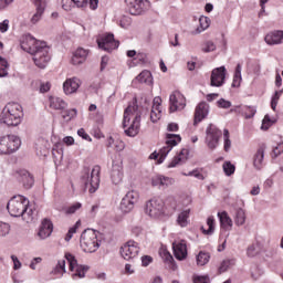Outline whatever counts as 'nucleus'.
<instances>
[{"label":"nucleus","instance_id":"1","mask_svg":"<svg viewBox=\"0 0 283 283\" xmlns=\"http://www.w3.org/2000/svg\"><path fill=\"white\" fill-rule=\"evenodd\" d=\"M21 49L32 54L33 61L41 70L50 63V49L45 42H41L30 34H24L20 40Z\"/></svg>","mask_w":283,"mask_h":283},{"label":"nucleus","instance_id":"2","mask_svg":"<svg viewBox=\"0 0 283 283\" xmlns=\"http://www.w3.org/2000/svg\"><path fill=\"white\" fill-rule=\"evenodd\" d=\"M30 207V200L28 198L18 195L11 198L7 205V209L13 218H22L24 222H32L34 220V211Z\"/></svg>","mask_w":283,"mask_h":283},{"label":"nucleus","instance_id":"3","mask_svg":"<svg viewBox=\"0 0 283 283\" xmlns=\"http://www.w3.org/2000/svg\"><path fill=\"white\" fill-rule=\"evenodd\" d=\"M123 127L126 136H138L140 132V113L138 112V105L135 103L128 105L124 111ZM128 127V128H127Z\"/></svg>","mask_w":283,"mask_h":283},{"label":"nucleus","instance_id":"4","mask_svg":"<svg viewBox=\"0 0 283 283\" xmlns=\"http://www.w3.org/2000/svg\"><path fill=\"white\" fill-rule=\"evenodd\" d=\"M81 182L85 191L96 193L101 187V166H94L92 169L84 168L81 176Z\"/></svg>","mask_w":283,"mask_h":283},{"label":"nucleus","instance_id":"5","mask_svg":"<svg viewBox=\"0 0 283 283\" xmlns=\"http://www.w3.org/2000/svg\"><path fill=\"white\" fill-rule=\"evenodd\" d=\"M21 118H23V107L19 103H9L2 111L0 123L17 127L21 124Z\"/></svg>","mask_w":283,"mask_h":283},{"label":"nucleus","instance_id":"6","mask_svg":"<svg viewBox=\"0 0 283 283\" xmlns=\"http://www.w3.org/2000/svg\"><path fill=\"white\" fill-rule=\"evenodd\" d=\"M80 247L84 253H96L101 248L96 231L93 229L84 230L80 238Z\"/></svg>","mask_w":283,"mask_h":283},{"label":"nucleus","instance_id":"7","mask_svg":"<svg viewBox=\"0 0 283 283\" xmlns=\"http://www.w3.org/2000/svg\"><path fill=\"white\" fill-rule=\"evenodd\" d=\"M21 147V138L15 135L0 137V154H14Z\"/></svg>","mask_w":283,"mask_h":283},{"label":"nucleus","instance_id":"8","mask_svg":"<svg viewBox=\"0 0 283 283\" xmlns=\"http://www.w3.org/2000/svg\"><path fill=\"white\" fill-rule=\"evenodd\" d=\"M221 138H222V130H220L216 125L210 124L206 129V139H205V143L208 149H210V151L218 149V145H220Z\"/></svg>","mask_w":283,"mask_h":283},{"label":"nucleus","instance_id":"9","mask_svg":"<svg viewBox=\"0 0 283 283\" xmlns=\"http://www.w3.org/2000/svg\"><path fill=\"white\" fill-rule=\"evenodd\" d=\"M111 180L113 185H120L123 182V178L125 176L123 171V156L115 155L112 158V166H111Z\"/></svg>","mask_w":283,"mask_h":283},{"label":"nucleus","instance_id":"10","mask_svg":"<svg viewBox=\"0 0 283 283\" xmlns=\"http://www.w3.org/2000/svg\"><path fill=\"white\" fill-rule=\"evenodd\" d=\"M65 260H67L70 264V271L74 272L72 274L73 280H76V277H85V273L90 271V266L78 264V261L72 253H66Z\"/></svg>","mask_w":283,"mask_h":283},{"label":"nucleus","instance_id":"11","mask_svg":"<svg viewBox=\"0 0 283 283\" xmlns=\"http://www.w3.org/2000/svg\"><path fill=\"white\" fill-rule=\"evenodd\" d=\"M146 213L150 218H160L165 213V202L160 198L150 199L146 203Z\"/></svg>","mask_w":283,"mask_h":283},{"label":"nucleus","instance_id":"12","mask_svg":"<svg viewBox=\"0 0 283 283\" xmlns=\"http://www.w3.org/2000/svg\"><path fill=\"white\" fill-rule=\"evenodd\" d=\"M139 195L137 191H128L125 197L122 199L119 209L123 213H129L134 210V205L138 202Z\"/></svg>","mask_w":283,"mask_h":283},{"label":"nucleus","instance_id":"13","mask_svg":"<svg viewBox=\"0 0 283 283\" xmlns=\"http://www.w3.org/2000/svg\"><path fill=\"white\" fill-rule=\"evenodd\" d=\"M140 253V245L136 241H128L120 248V255L124 260H134Z\"/></svg>","mask_w":283,"mask_h":283},{"label":"nucleus","instance_id":"14","mask_svg":"<svg viewBox=\"0 0 283 283\" xmlns=\"http://www.w3.org/2000/svg\"><path fill=\"white\" fill-rule=\"evenodd\" d=\"M169 103L170 113L180 112L181 109H185L187 105V99L185 98V95L180 92H174L172 94H170Z\"/></svg>","mask_w":283,"mask_h":283},{"label":"nucleus","instance_id":"15","mask_svg":"<svg viewBox=\"0 0 283 283\" xmlns=\"http://www.w3.org/2000/svg\"><path fill=\"white\" fill-rule=\"evenodd\" d=\"M97 44L101 50H104V52H112L120 45V43L114 39V34L112 33L97 39Z\"/></svg>","mask_w":283,"mask_h":283},{"label":"nucleus","instance_id":"16","mask_svg":"<svg viewBox=\"0 0 283 283\" xmlns=\"http://www.w3.org/2000/svg\"><path fill=\"white\" fill-rule=\"evenodd\" d=\"M227 78V69L224 66L212 70L210 76L211 87H222L224 80Z\"/></svg>","mask_w":283,"mask_h":283},{"label":"nucleus","instance_id":"17","mask_svg":"<svg viewBox=\"0 0 283 283\" xmlns=\"http://www.w3.org/2000/svg\"><path fill=\"white\" fill-rule=\"evenodd\" d=\"M82 84L83 82L81 81V78L76 76L69 77L63 83V92L64 94H66V96H70L71 94H76V92H78V87H81Z\"/></svg>","mask_w":283,"mask_h":283},{"label":"nucleus","instance_id":"18","mask_svg":"<svg viewBox=\"0 0 283 283\" xmlns=\"http://www.w3.org/2000/svg\"><path fill=\"white\" fill-rule=\"evenodd\" d=\"M129 14L138 17L145 12V0H125Z\"/></svg>","mask_w":283,"mask_h":283},{"label":"nucleus","instance_id":"19","mask_svg":"<svg viewBox=\"0 0 283 283\" xmlns=\"http://www.w3.org/2000/svg\"><path fill=\"white\" fill-rule=\"evenodd\" d=\"M174 255L176 260H187V241L177 240L172 243Z\"/></svg>","mask_w":283,"mask_h":283},{"label":"nucleus","instance_id":"20","mask_svg":"<svg viewBox=\"0 0 283 283\" xmlns=\"http://www.w3.org/2000/svg\"><path fill=\"white\" fill-rule=\"evenodd\" d=\"M209 116V105L207 102H201L197 105L195 109V122L193 125H198V123H202L205 118Z\"/></svg>","mask_w":283,"mask_h":283},{"label":"nucleus","instance_id":"21","mask_svg":"<svg viewBox=\"0 0 283 283\" xmlns=\"http://www.w3.org/2000/svg\"><path fill=\"white\" fill-rule=\"evenodd\" d=\"M15 178H18L19 182H21L24 189H32V185H34V178L28 170H19L15 174Z\"/></svg>","mask_w":283,"mask_h":283},{"label":"nucleus","instance_id":"22","mask_svg":"<svg viewBox=\"0 0 283 283\" xmlns=\"http://www.w3.org/2000/svg\"><path fill=\"white\" fill-rule=\"evenodd\" d=\"M52 231H54V226L52 224V221H50L49 219H44L41 223L38 235L40 240H46V238H50L52 235Z\"/></svg>","mask_w":283,"mask_h":283},{"label":"nucleus","instance_id":"23","mask_svg":"<svg viewBox=\"0 0 283 283\" xmlns=\"http://www.w3.org/2000/svg\"><path fill=\"white\" fill-rule=\"evenodd\" d=\"M264 41L268 45H282L283 43V31L276 30L265 35Z\"/></svg>","mask_w":283,"mask_h":283},{"label":"nucleus","instance_id":"24","mask_svg":"<svg viewBox=\"0 0 283 283\" xmlns=\"http://www.w3.org/2000/svg\"><path fill=\"white\" fill-rule=\"evenodd\" d=\"M220 227L223 231H231L233 229V219L229 216L228 211L218 212Z\"/></svg>","mask_w":283,"mask_h":283},{"label":"nucleus","instance_id":"25","mask_svg":"<svg viewBox=\"0 0 283 283\" xmlns=\"http://www.w3.org/2000/svg\"><path fill=\"white\" fill-rule=\"evenodd\" d=\"M87 50L83 49V48H78L72 56V64L73 65H82V63H85V61L87 60Z\"/></svg>","mask_w":283,"mask_h":283},{"label":"nucleus","instance_id":"26","mask_svg":"<svg viewBox=\"0 0 283 283\" xmlns=\"http://www.w3.org/2000/svg\"><path fill=\"white\" fill-rule=\"evenodd\" d=\"M253 167L256 171H260L264 167V147H260L253 157Z\"/></svg>","mask_w":283,"mask_h":283},{"label":"nucleus","instance_id":"27","mask_svg":"<svg viewBox=\"0 0 283 283\" xmlns=\"http://www.w3.org/2000/svg\"><path fill=\"white\" fill-rule=\"evenodd\" d=\"M187 158H189V150L184 148L180 150L179 155L170 161L168 167L169 168L178 167V165H182V163H185Z\"/></svg>","mask_w":283,"mask_h":283},{"label":"nucleus","instance_id":"28","mask_svg":"<svg viewBox=\"0 0 283 283\" xmlns=\"http://www.w3.org/2000/svg\"><path fill=\"white\" fill-rule=\"evenodd\" d=\"M49 101L51 109L63 112V109L67 108V104L61 97L51 96Z\"/></svg>","mask_w":283,"mask_h":283},{"label":"nucleus","instance_id":"29","mask_svg":"<svg viewBox=\"0 0 283 283\" xmlns=\"http://www.w3.org/2000/svg\"><path fill=\"white\" fill-rule=\"evenodd\" d=\"M233 220L237 227H244L247 222V211H244L242 208H238L235 210Z\"/></svg>","mask_w":283,"mask_h":283},{"label":"nucleus","instance_id":"30","mask_svg":"<svg viewBox=\"0 0 283 283\" xmlns=\"http://www.w3.org/2000/svg\"><path fill=\"white\" fill-rule=\"evenodd\" d=\"M160 255L164 262L168 264V269H171L172 271H176V269H178V265H176V262L174 261V256L171 255V253H169V251L163 250Z\"/></svg>","mask_w":283,"mask_h":283},{"label":"nucleus","instance_id":"31","mask_svg":"<svg viewBox=\"0 0 283 283\" xmlns=\"http://www.w3.org/2000/svg\"><path fill=\"white\" fill-rule=\"evenodd\" d=\"M189 213H191V208L184 209L177 218V223L179 227H187L189 224Z\"/></svg>","mask_w":283,"mask_h":283},{"label":"nucleus","instance_id":"32","mask_svg":"<svg viewBox=\"0 0 283 283\" xmlns=\"http://www.w3.org/2000/svg\"><path fill=\"white\" fill-rule=\"evenodd\" d=\"M51 273L53 275H61V277H63V275L67 273V270L65 269V259H60Z\"/></svg>","mask_w":283,"mask_h":283},{"label":"nucleus","instance_id":"33","mask_svg":"<svg viewBox=\"0 0 283 283\" xmlns=\"http://www.w3.org/2000/svg\"><path fill=\"white\" fill-rule=\"evenodd\" d=\"M207 226H208V229H205V227H201L202 233H205V235H213V231H216V219L213 218V216L208 217Z\"/></svg>","mask_w":283,"mask_h":283},{"label":"nucleus","instance_id":"34","mask_svg":"<svg viewBox=\"0 0 283 283\" xmlns=\"http://www.w3.org/2000/svg\"><path fill=\"white\" fill-rule=\"evenodd\" d=\"M136 80L139 83H146L147 85H151V83H154V77H151V72L145 70L143 71L137 77Z\"/></svg>","mask_w":283,"mask_h":283},{"label":"nucleus","instance_id":"35","mask_svg":"<svg viewBox=\"0 0 283 283\" xmlns=\"http://www.w3.org/2000/svg\"><path fill=\"white\" fill-rule=\"evenodd\" d=\"M196 260L198 266H205V264H209V260H211V254H209L208 252L200 251L197 254Z\"/></svg>","mask_w":283,"mask_h":283},{"label":"nucleus","instance_id":"36","mask_svg":"<svg viewBox=\"0 0 283 283\" xmlns=\"http://www.w3.org/2000/svg\"><path fill=\"white\" fill-rule=\"evenodd\" d=\"M181 140L182 138L180 137V135L168 134L166 145L170 147V149H174V147H176V145H178V143H180Z\"/></svg>","mask_w":283,"mask_h":283},{"label":"nucleus","instance_id":"37","mask_svg":"<svg viewBox=\"0 0 283 283\" xmlns=\"http://www.w3.org/2000/svg\"><path fill=\"white\" fill-rule=\"evenodd\" d=\"M82 207L83 203L75 202L72 203L71 206L63 208V212L65 213V216H74V213H76V211H78Z\"/></svg>","mask_w":283,"mask_h":283},{"label":"nucleus","instance_id":"38","mask_svg":"<svg viewBox=\"0 0 283 283\" xmlns=\"http://www.w3.org/2000/svg\"><path fill=\"white\" fill-rule=\"evenodd\" d=\"M276 122H277V119L275 117H271L270 115H265L263 120H262L261 129L263 132H266V129H269Z\"/></svg>","mask_w":283,"mask_h":283},{"label":"nucleus","instance_id":"39","mask_svg":"<svg viewBox=\"0 0 283 283\" xmlns=\"http://www.w3.org/2000/svg\"><path fill=\"white\" fill-rule=\"evenodd\" d=\"M242 82V65L238 64L235 67L232 87H238Z\"/></svg>","mask_w":283,"mask_h":283},{"label":"nucleus","instance_id":"40","mask_svg":"<svg viewBox=\"0 0 283 283\" xmlns=\"http://www.w3.org/2000/svg\"><path fill=\"white\" fill-rule=\"evenodd\" d=\"M222 169L226 176H233V174H235V165L231 164V161H224Z\"/></svg>","mask_w":283,"mask_h":283},{"label":"nucleus","instance_id":"41","mask_svg":"<svg viewBox=\"0 0 283 283\" xmlns=\"http://www.w3.org/2000/svg\"><path fill=\"white\" fill-rule=\"evenodd\" d=\"M77 114L78 112L76 111V108L66 109L62 113V118L66 122H70L72 120V118H76Z\"/></svg>","mask_w":283,"mask_h":283},{"label":"nucleus","instance_id":"42","mask_svg":"<svg viewBox=\"0 0 283 283\" xmlns=\"http://www.w3.org/2000/svg\"><path fill=\"white\" fill-rule=\"evenodd\" d=\"M33 4L35 6V11L38 12H45L48 8V0H32Z\"/></svg>","mask_w":283,"mask_h":283},{"label":"nucleus","instance_id":"43","mask_svg":"<svg viewBox=\"0 0 283 283\" xmlns=\"http://www.w3.org/2000/svg\"><path fill=\"white\" fill-rule=\"evenodd\" d=\"M169 151H171V146H168L167 144L163 148H160L159 159H158L159 165L161 163H165V159L167 158V155L169 154Z\"/></svg>","mask_w":283,"mask_h":283},{"label":"nucleus","instance_id":"44","mask_svg":"<svg viewBox=\"0 0 283 283\" xmlns=\"http://www.w3.org/2000/svg\"><path fill=\"white\" fill-rule=\"evenodd\" d=\"M260 253V249L256 243H252L247 249V255L248 258H255Z\"/></svg>","mask_w":283,"mask_h":283},{"label":"nucleus","instance_id":"45","mask_svg":"<svg viewBox=\"0 0 283 283\" xmlns=\"http://www.w3.org/2000/svg\"><path fill=\"white\" fill-rule=\"evenodd\" d=\"M223 149L224 151H231V138L229 136V129L223 130Z\"/></svg>","mask_w":283,"mask_h":283},{"label":"nucleus","instance_id":"46","mask_svg":"<svg viewBox=\"0 0 283 283\" xmlns=\"http://www.w3.org/2000/svg\"><path fill=\"white\" fill-rule=\"evenodd\" d=\"M8 76V60L0 57V78Z\"/></svg>","mask_w":283,"mask_h":283},{"label":"nucleus","instance_id":"47","mask_svg":"<svg viewBox=\"0 0 283 283\" xmlns=\"http://www.w3.org/2000/svg\"><path fill=\"white\" fill-rule=\"evenodd\" d=\"M216 43H213V41L209 40V41H206L203 44H202V52L205 53H209V52H216Z\"/></svg>","mask_w":283,"mask_h":283},{"label":"nucleus","instance_id":"48","mask_svg":"<svg viewBox=\"0 0 283 283\" xmlns=\"http://www.w3.org/2000/svg\"><path fill=\"white\" fill-rule=\"evenodd\" d=\"M283 91H276L274 93V95L272 96L271 99V107L273 109V112H275V109H277V103L280 101V96H282Z\"/></svg>","mask_w":283,"mask_h":283},{"label":"nucleus","instance_id":"49","mask_svg":"<svg viewBox=\"0 0 283 283\" xmlns=\"http://www.w3.org/2000/svg\"><path fill=\"white\" fill-rule=\"evenodd\" d=\"M10 223L0 221V237L6 238V235H10Z\"/></svg>","mask_w":283,"mask_h":283},{"label":"nucleus","instance_id":"50","mask_svg":"<svg viewBox=\"0 0 283 283\" xmlns=\"http://www.w3.org/2000/svg\"><path fill=\"white\" fill-rule=\"evenodd\" d=\"M232 264H233L232 260H223L219 266V273H224L229 271Z\"/></svg>","mask_w":283,"mask_h":283},{"label":"nucleus","instance_id":"51","mask_svg":"<svg viewBox=\"0 0 283 283\" xmlns=\"http://www.w3.org/2000/svg\"><path fill=\"white\" fill-rule=\"evenodd\" d=\"M120 28H124V30H127L132 25V19L129 17H122L119 20Z\"/></svg>","mask_w":283,"mask_h":283},{"label":"nucleus","instance_id":"52","mask_svg":"<svg viewBox=\"0 0 283 283\" xmlns=\"http://www.w3.org/2000/svg\"><path fill=\"white\" fill-rule=\"evenodd\" d=\"M255 108L251 107V106H245L243 108V114L245 116V118H253L255 116Z\"/></svg>","mask_w":283,"mask_h":283},{"label":"nucleus","instance_id":"53","mask_svg":"<svg viewBox=\"0 0 283 283\" xmlns=\"http://www.w3.org/2000/svg\"><path fill=\"white\" fill-rule=\"evenodd\" d=\"M281 154H283V142H281L276 145V147L273 148L272 158H277V156H280Z\"/></svg>","mask_w":283,"mask_h":283},{"label":"nucleus","instance_id":"54","mask_svg":"<svg viewBox=\"0 0 283 283\" xmlns=\"http://www.w3.org/2000/svg\"><path fill=\"white\" fill-rule=\"evenodd\" d=\"M175 180L174 178L170 177H166L161 175V187L167 188V187H171V185H174Z\"/></svg>","mask_w":283,"mask_h":283},{"label":"nucleus","instance_id":"55","mask_svg":"<svg viewBox=\"0 0 283 283\" xmlns=\"http://www.w3.org/2000/svg\"><path fill=\"white\" fill-rule=\"evenodd\" d=\"M42 18H43V12L35 11V13L32 15L30 22L32 23V25H36V23H39Z\"/></svg>","mask_w":283,"mask_h":283},{"label":"nucleus","instance_id":"56","mask_svg":"<svg viewBox=\"0 0 283 283\" xmlns=\"http://www.w3.org/2000/svg\"><path fill=\"white\" fill-rule=\"evenodd\" d=\"M160 114H163V111L151 109V112H150V120L153 123H158V120H160Z\"/></svg>","mask_w":283,"mask_h":283},{"label":"nucleus","instance_id":"57","mask_svg":"<svg viewBox=\"0 0 283 283\" xmlns=\"http://www.w3.org/2000/svg\"><path fill=\"white\" fill-rule=\"evenodd\" d=\"M151 185L153 187H161L163 185V175H156L151 178Z\"/></svg>","mask_w":283,"mask_h":283},{"label":"nucleus","instance_id":"58","mask_svg":"<svg viewBox=\"0 0 283 283\" xmlns=\"http://www.w3.org/2000/svg\"><path fill=\"white\" fill-rule=\"evenodd\" d=\"M218 107H221V109H229V107H231V102L224 99V98H220L217 102Z\"/></svg>","mask_w":283,"mask_h":283},{"label":"nucleus","instance_id":"59","mask_svg":"<svg viewBox=\"0 0 283 283\" xmlns=\"http://www.w3.org/2000/svg\"><path fill=\"white\" fill-rule=\"evenodd\" d=\"M199 23L202 30H207V28H209V23H211V20L207 17H201L199 19Z\"/></svg>","mask_w":283,"mask_h":283},{"label":"nucleus","instance_id":"60","mask_svg":"<svg viewBox=\"0 0 283 283\" xmlns=\"http://www.w3.org/2000/svg\"><path fill=\"white\" fill-rule=\"evenodd\" d=\"M262 273H263L262 270L259 268L252 269V272H251L252 280H260V277H262Z\"/></svg>","mask_w":283,"mask_h":283},{"label":"nucleus","instance_id":"61","mask_svg":"<svg viewBox=\"0 0 283 283\" xmlns=\"http://www.w3.org/2000/svg\"><path fill=\"white\" fill-rule=\"evenodd\" d=\"M151 262H154V258H151L150 255L142 256V266H149Z\"/></svg>","mask_w":283,"mask_h":283},{"label":"nucleus","instance_id":"62","mask_svg":"<svg viewBox=\"0 0 283 283\" xmlns=\"http://www.w3.org/2000/svg\"><path fill=\"white\" fill-rule=\"evenodd\" d=\"M11 260L13 262L14 271H19V269H21V261H19V258H17V255H11Z\"/></svg>","mask_w":283,"mask_h":283},{"label":"nucleus","instance_id":"63","mask_svg":"<svg viewBox=\"0 0 283 283\" xmlns=\"http://www.w3.org/2000/svg\"><path fill=\"white\" fill-rule=\"evenodd\" d=\"M160 97H155L153 102V108L155 112H160Z\"/></svg>","mask_w":283,"mask_h":283},{"label":"nucleus","instance_id":"64","mask_svg":"<svg viewBox=\"0 0 283 283\" xmlns=\"http://www.w3.org/2000/svg\"><path fill=\"white\" fill-rule=\"evenodd\" d=\"M193 282L195 283H209V277H207V276H196Z\"/></svg>","mask_w":283,"mask_h":283}]
</instances>
